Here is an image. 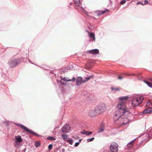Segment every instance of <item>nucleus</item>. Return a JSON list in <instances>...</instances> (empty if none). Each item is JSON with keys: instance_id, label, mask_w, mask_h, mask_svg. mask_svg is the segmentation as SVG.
I'll return each mask as SVG.
<instances>
[{"instance_id": "obj_1", "label": "nucleus", "mask_w": 152, "mask_h": 152, "mask_svg": "<svg viewBox=\"0 0 152 152\" xmlns=\"http://www.w3.org/2000/svg\"><path fill=\"white\" fill-rule=\"evenodd\" d=\"M117 109L113 116L114 119L115 121L118 120L120 125H125L128 123L129 120L127 118L121 117L128 115L130 113L129 109L126 107L123 102H120L117 105Z\"/></svg>"}, {"instance_id": "obj_2", "label": "nucleus", "mask_w": 152, "mask_h": 152, "mask_svg": "<svg viewBox=\"0 0 152 152\" xmlns=\"http://www.w3.org/2000/svg\"><path fill=\"white\" fill-rule=\"evenodd\" d=\"M143 98L142 96H137L134 98L132 102V105L134 107H136L140 104L143 100Z\"/></svg>"}, {"instance_id": "obj_3", "label": "nucleus", "mask_w": 152, "mask_h": 152, "mask_svg": "<svg viewBox=\"0 0 152 152\" xmlns=\"http://www.w3.org/2000/svg\"><path fill=\"white\" fill-rule=\"evenodd\" d=\"M20 62L18 59H12L8 62V64L10 67H13L17 65Z\"/></svg>"}, {"instance_id": "obj_4", "label": "nucleus", "mask_w": 152, "mask_h": 152, "mask_svg": "<svg viewBox=\"0 0 152 152\" xmlns=\"http://www.w3.org/2000/svg\"><path fill=\"white\" fill-rule=\"evenodd\" d=\"M96 108L99 114L104 112L106 110L105 105L104 104H99Z\"/></svg>"}, {"instance_id": "obj_5", "label": "nucleus", "mask_w": 152, "mask_h": 152, "mask_svg": "<svg viewBox=\"0 0 152 152\" xmlns=\"http://www.w3.org/2000/svg\"><path fill=\"white\" fill-rule=\"evenodd\" d=\"M118 145L115 142H113L110 144V149L112 152H117L118 151Z\"/></svg>"}, {"instance_id": "obj_6", "label": "nucleus", "mask_w": 152, "mask_h": 152, "mask_svg": "<svg viewBox=\"0 0 152 152\" xmlns=\"http://www.w3.org/2000/svg\"><path fill=\"white\" fill-rule=\"evenodd\" d=\"M15 144L16 147L20 148L21 145L20 143L22 141V139L21 136L18 135L15 137Z\"/></svg>"}, {"instance_id": "obj_7", "label": "nucleus", "mask_w": 152, "mask_h": 152, "mask_svg": "<svg viewBox=\"0 0 152 152\" xmlns=\"http://www.w3.org/2000/svg\"><path fill=\"white\" fill-rule=\"evenodd\" d=\"M70 131V127L69 124H66L62 128L61 131L63 133H68Z\"/></svg>"}, {"instance_id": "obj_8", "label": "nucleus", "mask_w": 152, "mask_h": 152, "mask_svg": "<svg viewBox=\"0 0 152 152\" xmlns=\"http://www.w3.org/2000/svg\"><path fill=\"white\" fill-rule=\"evenodd\" d=\"M89 115L92 117L99 115L96 108L94 109L91 110L89 112Z\"/></svg>"}, {"instance_id": "obj_9", "label": "nucleus", "mask_w": 152, "mask_h": 152, "mask_svg": "<svg viewBox=\"0 0 152 152\" xmlns=\"http://www.w3.org/2000/svg\"><path fill=\"white\" fill-rule=\"evenodd\" d=\"M136 138H135L133 140L129 142L127 145L125 147V148L127 149H131L133 146V142L136 140Z\"/></svg>"}, {"instance_id": "obj_10", "label": "nucleus", "mask_w": 152, "mask_h": 152, "mask_svg": "<svg viewBox=\"0 0 152 152\" xmlns=\"http://www.w3.org/2000/svg\"><path fill=\"white\" fill-rule=\"evenodd\" d=\"M60 77L61 80L59 81L58 82L61 83L63 85H66L67 82L69 81L68 79H66L65 77H63L62 76H61Z\"/></svg>"}, {"instance_id": "obj_11", "label": "nucleus", "mask_w": 152, "mask_h": 152, "mask_svg": "<svg viewBox=\"0 0 152 152\" xmlns=\"http://www.w3.org/2000/svg\"><path fill=\"white\" fill-rule=\"evenodd\" d=\"M119 100H121V101L119 102L118 105L120 102H124V104L125 105V104L126 102V101L128 100V97L127 96L120 97L119 98Z\"/></svg>"}, {"instance_id": "obj_12", "label": "nucleus", "mask_w": 152, "mask_h": 152, "mask_svg": "<svg viewBox=\"0 0 152 152\" xmlns=\"http://www.w3.org/2000/svg\"><path fill=\"white\" fill-rule=\"evenodd\" d=\"M14 124L17 126H18L19 127H21L22 129L25 132H27V131L28 130V129L26 127L23 125L16 123H14Z\"/></svg>"}, {"instance_id": "obj_13", "label": "nucleus", "mask_w": 152, "mask_h": 152, "mask_svg": "<svg viewBox=\"0 0 152 152\" xmlns=\"http://www.w3.org/2000/svg\"><path fill=\"white\" fill-rule=\"evenodd\" d=\"M143 113L144 114L152 113V107H150L146 109Z\"/></svg>"}, {"instance_id": "obj_14", "label": "nucleus", "mask_w": 152, "mask_h": 152, "mask_svg": "<svg viewBox=\"0 0 152 152\" xmlns=\"http://www.w3.org/2000/svg\"><path fill=\"white\" fill-rule=\"evenodd\" d=\"M88 51L90 53L92 54L93 55H95L98 54L99 52V50L97 49L89 50Z\"/></svg>"}, {"instance_id": "obj_15", "label": "nucleus", "mask_w": 152, "mask_h": 152, "mask_svg": "<svg viewBox=\"0 0 152 152\" xmlns=\"http://www.w3.org/2000/svg\"><path fill=\"white\" fill-rule=\"evenodd\" d=\"M82 81V78L80 77L77 78L76 80V85L77 86L80 85Z\"/></svg>"}, {"instance_id": "obj_16", "label": "nucleus", "mask_w": 152, "mask_h": 152, "mask_svg": "<svg viewBox=\"0 0 152 152\" xmlns=\"http://www.w3.org/2000/svg\"><path fill=\"white\" fill-rule=\"evenodd\" d=\"M81 134H86V135H89L92 134V132L89 131H87L85 130H84L81 132Z\"/></svg>"}, {"instance_id": "obj_17", "label": "nucleus", "mask_w": 152, "mask_h": 152, "mask_svg": "<svg viewBox=\"0 0 152 152\" xmlns=\"http://www.w3.org/2000/svg\"><path fill=\"white\" fill-rule=\"evenodd\" d=\"M104 127L103 124H102L101 126H100L99 129V130L98 131V133H100V132H102L104 130Z\"/></svg>"}, {"instance_id": "obj_18", "label": "nucleus", "mask_w": 152, "mask_h": 152, "mask_svg": "<svg viewBox=\"0 0 152 152\" xmlns=\"http://www.w3.org/2000/svg\"><path fill=\"white\" fill-rule=\"evenodd\" d=\"M146 137H148L149 138H152V129L147 134Z\"/></svg>"}, {"instance_id": "obj_19", "label": "nucleus", "mask_w": 152, "mask_h": 152, "mask_svg": "<svg viewBox=\"0 0 152 152\" xmlns=\"http://www.w3.org/2000/svg\"><path fill=\"white\" fill-rule=\"evenodd\" d=\"M27 132L29 133H31V134H33L34 135H35L37 136H38V137L40 136L39 135L36 133L35 132L32 131L31 130H30L28 129V130L27 131Z\"/></svg>"}, {"instance_id": "obj_20", "label": "nucleus", "mask_w": 152, "mask_h": 152, "mask_svg": "<svg viewBox=\"0 0 152 152\" xmlns=\"http://www.w3.org/2000/svg\"><path fill=\"white\" fill-rule=\"evenodd\" d=\"M144 81L149 87L152 88V83L147 80H144Z\"/></svg>"}, {"instance_id": "obj_21", "label": "nucleus", "mask_w": 152, "mask_h": 152, "mask_svg": "<svg viewBox=\"0 0 152 152\" xmlns=\"http://www.w3.org/2000/svg\"><path fill=\"white\" fill-rule=\"evenodd\" d=\"M111 90L114 92H115L116 91H119L120 89L119 88H114L113 87H111Z\"/></svg>"}, {"instance_id": "obj_22", "label": "nucleus", "mask_w": 152, "mask_h": 152, "mask_svg": "<svg viewBox=\"0 0 152 152\" xmlns=\"http://www.w3.org/2000/svg\"><path fill=\"white\" fill-rule=\"evenodd\" d=\"M96 12L97 13V15L98 16H99L102 14H104L105 12L104 11H97Z\"/></svg>"}, {"instance_id": "obj_23", "label": "nucleus", "mask_w": 152, "mask_h": 152, "mask_svg": "<svg viewBox=\"0 0 152 152\" xmlns=\"http://www.w3.org/2000/svg\"><path fill=\"white\" fill-rule=\"evenodd\" d=\"M74 3L76 6H78L80 2V0H73Z\"/></svg>"}, {"instance_id": "obj_24", "label": "nucleus", "mask_w": 152, "mask_h": 152, "mask_svg": "<svg viewBox=\"0 0 152 152\" xmlns=\"http://www.w3.org/2000/svg\"><path fill=\"white\" fill-rule=\"evenodd\" d=\"M61 137H62L63 140L64 141H65L66 140L68 136L66 134H63L61 135Z\"/></svg>"}, {"instance_id": "obj_25", "label": "nucleus", "mask_w": 152, "mask_h": 152, "mask_svg": "<svg viewBox=\"0 0 152 152\" xmlns=\"http://www.w3.org/2000/svg\"><path fill=\"white\" fill-rule=\"evenodd\" d=\"M146 106L148 107H152V104L151 102L149 101H148V102L146 103Z\"/></svg>"}, {"instance_id": "obj_26", "label": "nucleus", "mask_w": 152, "mask_h": 152, "mask_svg": "<svg viewBox=\"0 0 152 152\" xmlns=\"http://www.w3.org/2000/svg\"><path fill=\"white\" fill-rule=\"evenodd\" d=\"M89 36L90 38H93V40L94 41L95 40V35L93 33H90L89 34Z\"/></svg>"}, {"instance_id": "obj_27", "label": "nucleus", "mask_w": 152, "mask_h": 152, "mask_svg": "<svg viewBox=\"0 0 152 152\" xmlns=\"http://www.w3.org/2000/svg\"><path fill=\"white\" fill-rule=\"evenodd\" d=\"M73 141H74V140H72V139H69V140H67V142L69 143V144L71 145L72 144Z\"/></svg>"}, {"instance_id": "obj_28", "label": "nucleus", "mask_w": 152, "mask_h": 152, "mask_svg": "<svg viewBox=\"0 0 152 152\" xmlns=\"http://www.w3.org/2000/svg\"><path fill=\"white\" fill-rule=\"evenodd\" d=\"M47 139L48 140H56L55 138L53 137H47Z\"/></svg>"}, {"instance_id": "obj_29", "label": "nucleus", "mask_w": 152, "mask_h": 152, "mask_svg": "<svg viewBox=\"0 0 152 152\" xmlns=\"http://www.w3.org/2000/svg\"><path fill=\"white\" fill-rule=\"evenodd\" d=\"M94 137H92L91 138H89V139H87V141L88 142H91V141H93L94 139Z\"/></svg>"}, {"instance_id": "obj_30", "label": "nucleus", "mask_w": 152, "mask_h": 152, "mask_svg": "<svg viewBox=\"0 0 152 152\" xmlns=\"http://www.w3.org/2000/svg\"><path fill=\"white\" fill-rule=\"evenodd\" d=\"M40 145V143L36 142L35 143V145L36 148L38 147Z\"/></svg>"}, {"instance_id": "obj_31", "label": "nucleus", "mask_w": 152, "mask_h": 152, "mask_svg": "<svg viewBox=\"0 0 152 152\" xmlns=\"http://www.w3.org/2000/svg\"><path fill=\"white\" fill-rule=\"evenodd\" d=\"M127 75H132L134 76H137V75H136L135 74L132 73L131 74H128Z\"/></svg>"}, {"instance_id": "obj_32", "label": "nucleus", "mask_w": 152, "mask_h": 152, "mask_svg": "<svg viewBox=\"0 0 152 152\" xmlns=\"http://www.w3.org/2000/svg\"><path fill=\"white\" fill-rule=\"evenodd\" d=\"M52 147H53L52 145L51 144H50L49 145V146H48V148L49 150H51L52 149Z\"/></svg>"}, {"instance_id": "obj_33", "label": "nucleus", "mask_w": 152, "mask_h": 152, "mask_svg": "<svg viewBox=\"0 0 152 152\" xmlns=\"http://www.w3.org/2000/svg\"><path fill=\"white\" fill-rule=\"evenodd\" d=\"M75 80V77H73L72 78V79H68V80H69V81H74Z\"/></svg>"}, {"instance_id": "obj_34", "label": "nucleus", "mask_w": 152, "mask_h": 152, "mask_svg": "<svg viewBox=\"0 0 152 152\" xmlns=\"http://www.w3.org/2000/svg\"><path fill=\"white\" fill-rule=\"evenodd\" d=\"M93 76H89L88 77H87L86 79L88 81Z\"/></svg>"}, {"instance_id": "obj_35", "label": "nucleus", "mask_w": 152, "mask_h": 152, "mask_svg": "<svg viewBox=\"0 0 152 152\" xmlns=\"http://www.w3.org/2000/svg\"><path fill=\"white\" fill-rule=\"evenodd\" d=\"M126 2V1L125 0H122L121 1V2H120V3L121 4H124L125 3V2Z\"/></svg>"}, {"instance_id": "obj_36", "label": "nucleus", "mask_w": 152, "mask_h": 152, "mask_svg": "<svg viewBox=\"0 0 152 152\" xmlns=\"http://www.w3.org/2000/svg\"><path fill=\"white\" fill-rule=\"evenodd\" d=\"M79 143L80 142H76L75 143L74 146L75 147H77L79 145Z\"/></svg>"}, {"instance_id": "obj_37", "label": "nucleus", "mask_w": 152, "mask_h": 152, "mask_svg": "<svg viewBox=\"0 0 152 152\" xmlns=\"http://www.w3.org/2000/svg\"><path fill=\"white\" fill-rule=\"evenodd\" d=\"M123 77L121 75H119L118 76V79L119 80H121L123 79Z\"/></svg>"}, {"instance_id": "obj_38", "label": "nucleus", "mask_w": 152, "mask_h": 152, "mask_svg": "<svg viewBox=\"0 0 152 152\" xmlns=\"http://www.w3.org/2000/svg\"><path fill=\"white\" fill-rule=\"evenodd\" d=\"M139 4H142V5H143L144 4H143V3L142 2H141V1H139V2H137V5H138Z\"/></svg>"}, {"instance_id": "obj_39", "label": "nucleus", "mask_w": 152, "mask_h": 152, "mask_svg": "<svg viewBox=\"0 0 152 152\" xmlns=\"http://www.w3.org/2000/svg\"><path fill=\"white\" fill-rule=\"evenodd\" d=\"M148 3V1L147 0H145L144 1V3H143L144 5L147 4Z\"/></svg>"}, {"instance_id": "obj_40", "label": "nucleus", "mask_w": 152, "mask_h": 152, "mask_svg": "<svg viewBox=\"0 0 152 152\" xmlns=\"http://www.w3.org/2000/svg\"><path fill=\"white\" fill-rule=\"evenodd\" d=\"M87 81V80L86 79H84L83 80H82V82H83V83H85Z\"/></svg>"}, {"instance_id": "obj_41", "label": "nucleus", "mask_w": 152, "mask_h": 152, "mask_svg": "<svg viewBox=\"0 0 152 152\" xmlns=\"http://www.w3.org/2000/svg\"><path fill=\"white\" fill-rule=\"evenodd\" d=\"M26 151V148H25L24 149L22 150V152H25Z\"/></svg>"}, {"instance_id": "obj_42", "label": "nucleus", "mask_w": 152, "mask_h": 152, "mask_svg": "<svg viewBox=\"0 0 152 152\" xmlns=\"http://www.w3.org/2000/svg\"><path fill=\"white\" fill-rule=\"evenodd\" d=\"M66 68H64V69H63L62 70V71L64 72H66V70H65V69H66Z\"/></svg>"}, {"instance_id": "obj_43", "label": "nucleus", "mask_w": 152, "mask_h": 152, "mask_svg": "<svg viewBox=\"0 0 152 152\" xmlns=\"http://www.w3.org/2000/svg\"><path fill=\"white\" fill-rule=\"evenodd\" d=\"M85 13L87 15H88V12L86 11H85Z\"/></svg>"}, {"instance_id": "obj_44", "label": "nucleus", "mask_w": 152, "mask_h": 152, "mask_svg": "<svg viewBox=\"0 0 152 152\" xmlns=\"http://www.w3.org/2000/svg\"><path fill=\"white\" fill-rule=\"evenodd\" d=\"M28 61L30 63H31V64H33V63L32 62L30 61V60L29 59H28Z\"/></svg>"}, {"instance_id": "obj_45", "label": "nucleus", "mask_w": 152, "mask_h": 152, "mask_svg": "<svg viewBox=\"0 0 152 152\" xmlns=\"http://www.w3.org/2000/svg\"><path fill=\"white\" fill-rule=\"evenodd\" d=\"M62 152H65V149H62Z\"/></svg>"}, {"instance_id": "obj_46", "label": "nucleus", "mask_w": 152, "mask_h": 152, "mask_svg": "<svg viewBox=\"0 0 152 152\" xmlns=\"http://www.w3.org/2000/svg\"><path fill=\"white\" fill-rule=\"evenodd\" d=\"M81 139H80V140H79V141H81Z\"/></svg>"}, {"instance_id": "obj_47", "label": "nucleus", "mask_w": 152, "mask_h": 152, "mask_svg": "<svg viewBox=\"0 0 152 152\" xmlns=\"http://www.w3.org/2000/svg\"><path fill=\"white\" fill-rule=\"evenodd\" d=\"M7 124H9V123L7 122Z\"/></svg>"}, {"instance_id": "obj_48", "label": "nucleus", "mask_w": 152, "mask_h": 152, "mask_svg": "<svg viewBox=\"0 0 152 152\" xmlns=\"http://www.w3.org/2000/svg\"><path fill=\"white\" fill-rule=\"evenodd\" d=\"M87 31V32H88V33H89V31Z\"/></svg>"}, {"instance_id": "obj_49", "label": "nucleus", "mask_w": 152, "mask_h": 152, "mask_svg": "<svg viewBox=\"0 0 152 152\" xmlns=\"http://www.w3.org/2000/svg\"><path fill=\"white\" fill-rule=\"evenodd\" d=\"M110 1V0H109Z\"/></svg>"}]
</instances>
